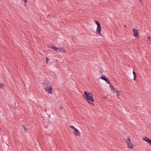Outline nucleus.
<instances>
[{"label": "nucleus", "mask_w": 151, "mask_h": 151, "mask_svg": "<svg viewBox=\"0 0 151 151\" xmlns=\"http://www.w3.org/2000/svg\"><path fill=\"white\" fill-rule=\"evenodd\" d=\"M140 1H141L140 0H139Z\"/></svg>", "instance_id": "393cba45"}, {"label": "nucleus", "mask_w": 151, "mask_h": 151, "mask_svg": "<svg viewBox=\"0 0 151 151\" xmlns=\"http://www.w3.org/2000/svg\"><path fill=\"white\" fill-rule=\"evenodd\" d=\"M39 19H40V20H41V19L40 18Z\"/></svg>", "instance_id": "b1692460"}, {"label": "nucleus", "mask_w": 151, "mask_h": 151, "mask_svg": "<svg viewBox=\"0 0 151 151\" xmlns=\"http://www.w3.org/2000/svg\"><path fill=\"white\" fill-rule=\"evenodd\" d=\"M136 76H134V80H135L136 79Z\"/></svg>", "instance_id": "aec40b11"}, {"label": "nucleus", "mask_w": 151, "mask_h": 151, "mask_svg": "<svg viewBox=\"0 0 151 151\" xmlns=\"http://www.w3.org/2000/svg\"><path fill=\"white\" fill-rule=\"evenodd\" d=\"M133 35L137 38L138 37L139 35L138 32V30L135 29L134 28H132Z\"/></svg>", "instance_id": "7ed1b4c3"}, {"label": "nucleus", "mask_w": 151, "mask_h": 151, "mask_svg": "<svg viewBox=\"0 0 151 151\" xmlns=\"http://www.w3.org/2000/svg\"><path fill=\"white\" fill-rule=\"evenodd\" d=\"M24 1V3H27V0H23Z\"/></svg>", "instance_id": "6ab92c4d"}, {"label": "nucleus", "mask_w": 151, "mask_h": 151, "mask_svg": "<svg viewBox=\"0 0 151 151\" xmlns=\"http://www.w3.org/2000/svg\"><path fill=\"white\" fill-rule=\"evenodd\" d=\"M133 73L134 76H136V73L134 71H133Z\"/></svg>", "instance_id": "a211bd4d"}, {"label": "nucleus", "mask_w": 151, "mask_h": 151, "mask_svg": "<svg viewBox=\"0 0 151 151\" xmlns=\"http://www.w3.org/2000/svg\"><path fill=\"white\" fill-rule=\"evenodd\" d=\"M128 147L132 149L133 148L132 145L130 143V142L128 143L127 144Z\"/></svg>", "instance_id": "9d476101"}, {"label": "nucleus", "mask_w": 151, "mask_h": 151, "mask_svg": "<svg viewBox=\"0 0 151 151\" xmlns=\"http://www.w3.org/2000/svg\"><path fill=\"white\" fill-rule=\"evenodd\" d=\"M63 109V106H60V109Z\"/></svg>", "instance_id": "4be33fe9"}, {"label": "nucleus", "mask_w": 151, "mask_h": 151, "mask_svg": "<svg viewBox=\"0 0 151 151\" xmlns=\"http://www.w3.org/2000/svg\"><path fill=\"white\" fill-rule=\"evenodd\" d=\"M126 142L127 144L128 143H129V142H130V140L129 138H128L127 139H126Z\"/></svg>", "instance_id": "f8f14e48"}, {"label": "nucleus", "mask_w": 151, "mask_h": 151, "mask_svg": "<svg viewBox=\"0 0 151 151\" xmlns=\"http://www.w3.org/2000/svg\"><path fill=\"white\" fill-rule=\"evenodd\" d=\"M100 78L102 79L105 81L107 83L109 84L110 83V81L108 80L107 78L105 77V75H102V76H101Z\"/></svg>", "instance_id": "39448f33"}, {"label": "nucleus", "mask_w": 151, "mask_h": 151, "mask_svg": "<svg viewBox=\"0 0 151 151\" xmlns=\"http://www.w3.org/2000/svg\"><path fill=\"white\" fill-rule=\"evenodd\" d=\"M101 25L97 26L96 29V33L98 35H100L101 36H102V35L101 33Z\"/></svg>", "instance_id": "20e7f679"}, {"label": "nucleus", "mask_w": 151, "mask_h": 151, "mask_svg": "<svg viewBox=\"0 0 151 151\" xmlns=\"http://www.w3.org/2000/svg\"><path fill=\"white\" fill-rule=\"evenodd\" d=\"M49 15L47 16V17H49Z\"/></svg>", "instance_id": "5701e85b"}, {"label": "nucleus", "mask_w": 151, "mask_h": 151, "mask_svg": "<svg viewBox=\"0 0 151 151\" xmlns=\"http://www.w3.org/2000/svg\"><path fill=\"white\" fill-rule=\"evenodd\" d=\"M49 47L55 50V51H58V48L52 45H50Z\"/></svg>", "instance_id": "6e6552de"}, {"label": "nucleus", "mask_w": 151, "mask_h": 151, "mask_svg": "<svg viewBox=\"0 0 151 151\" xmlns=\"http://www.w3.org/2000/svg\"><path fill=\"white\" fill-rule=\"evenodd\" d=\"M110 87L111 90L114 91L115 89V88L112 85H110Z\"/></svg>", "instance_id": "ddd939ff"}, {"label": "nucleus", "mask_w": 151, "mask_h": 151, "mask_svg": "<svg viewBox=\"0 0 151 151\" xmlns=\"http://www.w3.org/2000/svg\"><path fill=\"white\" fill-rule=\"evenodd\" d=\"M46 63H48L49 60V59L48 58H46Z\"/></svg>", "instance_id": "dca6fc26"}, {"label": "nucleus", "mask_w": 151, "mask_h": 151, "mask_svg": "<svg viewBox=\"0 0 151 151\" xmlns=\"http://www.w3.org/2000/svg\"><path fill=\"white\" fill-rule=\"evenodd\" d=\"M143 140L147 142L151 146V140L147 137H145Z\"/></svg>", "instance_id": "423d86ee"}, {"label": "nucleus", "mask_w": 151, "mask_h": 151, "mask_svg": "<svg viewBox=\"0 0 151 151\" xmlns=\"http://www.w3.org/2000/svg\"><path fill=\"white\" fill-rule=\"evenodd\" d=\"M74 133L75 135L77 136H80V133L79 131L77 129L74 130Z\"/></svg>", "instance_id": "0eeeda50"}, {"label": "nucleus", "mask_w": 151, "mask_h": 151, "mask_svg": "<svg viewBox=\"0 0 151 151\" xmlns=\"http://www.w3.org/2000/svg\"><path fill=\"white\" fill-rule=\"evenodd\" d=\"M114 92H115L117 94V96H118L120 95L121 93L119 91L117 90H115Z\"/></svg>", "instance_id": "9b49d317"}, {"label": "nucleus", "mask_w": 151, "mask_h": 151, "mask_svg": "<svg viewBox=\"0 0 151 151\" xmlns=\"http://www.w3.org/2000/svg\"><path fill=\"white\" fill-rule=\"evenodd\" d=\"M95 22L96 23V24L97 25V26H99L101 25L99 22H98L97 21H96Z\"/></svg>", "instance_id": "2eb2a0df"}, {"label": "nucleus", "mask_w": 151, "mask_h": 151, "mask_svg": "<svg viewBox=\"0 0 151 151\" xmlns=\"http://www.w3.org/2000/svg\"><path fill=\"white\" fill-rule=\"evenodd\" d=\"M70 128L73 129L74 130L76 129L73 126L70 125Z\"/></svg>", "instance_id": "4468645a"}, {"label": "nucleus", "mask_w": 151, "mask_h": 151, "mask_svg": "<svg viewBox=\"0 0 151 151\" xmlns=\"http://www.w3.org/2000/svg\"><path fill=\"white\" fill-rule=\"evenodd\" d=\"M58 50H59V52H66V51L65 50L63 49V48L61 47H60L59 48H58Z\"/></svg>", "instance_id": "1a4fd4ad"}, {"label": "nucleus", "mask_w": 151, "mask_h": 151, "mask_svg": "<svg viewBox=\"0 0 151 151\" xmlns=\"http://www.w3.org/2000/svg\"><path fill=\"white\" fill-rule=\"evenodd\" d=\"M83 96L89 104L94 105L92 103L94 102L92 93L84 91V94Z\"/></svg>", "instance_id": "f257e3e1"}, {"label": "nucleus", "mask_w": 151, "mask_h": 151, "mask_svg": "<svg viewBox=\"0 0 151 151\" xmlns=\"http://www.w3.org/2000/svg\"><path fill=\"white\" fill-rule=\"evenodd\" d=\"M42 84L44 85L45 91L47 93L51 94L52 93L51 83L47 80H45L42 83Z\"/></svg>", "instance_id": "f03ea898"}, {"label": "nucleus", "mask_w": 151, "mask_h": 151, "mask_svg": "<svg viewBox=\"0 0 151 151\" xmlns=\"http://www.w3.org/2000/svg\"><path fill=\"white\" fill-rule=\"evenodd\" d=\"M3 85L2 84H0V88H2V89L3 88Z\"/></svg>", "instance_id": "f3484780"}, {"label": "nucleus", "mask_w": 151, "mask_h": 151, "mask_svg": "<svg viewBox=\"0 0 151 151\" xmlns=\"http://www.w3.org/2000/svg\"><path fill=\"white\" fill-rule=\"evenodd\" d=\"M24 130H25V131H27V129L25 127L24 128Z\"/></svg>", "instance_id": "412c9836"}]
</instances>
